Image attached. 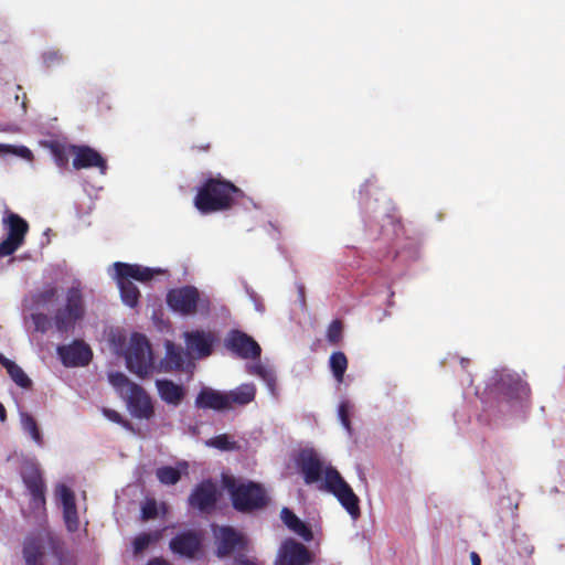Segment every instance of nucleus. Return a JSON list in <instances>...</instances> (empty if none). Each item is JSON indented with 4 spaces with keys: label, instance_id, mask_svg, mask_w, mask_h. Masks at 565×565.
Instances as JSON below:
<instances>
[{
    "label": "nucleus",
    "instance_id": "37998d69",
    "mask_svg": "<svg viewBox=\"0 0 565 565\" xmlns=\"http://www.w3.org/2000/svg\"><path fill=\"white\" fill-rule=\"evenodd\" d=\"M7 418V414H6V408L4 406L0 403V420L1 422H4Z\"/></svg>",
    "mask_w": 565,
    "mask_h": 565
},
{
    "label": "nucleus",
    "instance_id": "39448f33",
    "mask_svg": "<svg viewBox=\"0 0 565 565\" xmlns=\"http://www.w3.org/2000/svg\"><path fill=\"white\" fill-rule=\"evenodd\" d=\"M114 277L117 280L122 302L128 307H136L140 296L138 287L132 279L145 282L150 280L154 274H161V269L143 267L141 265H131L126 263H115L113 265Z\"/></svg>",
    "mask_w": 565,
    "mask_h": 565
},
{
    "label": "nucleus",
    "instance_id": "ddd939ff",
    "mask_svg": "<svg viewBox=\"0 0 565 565\" xmlns=\"http://www.w3.org/2000/svg\"><path fill=\"white\" fill-rule=\"evenodd\" d=\"M310 563L311 555L308 548L291 539L280 545L275 561V565H308Z\"/></svg>",
    "mask_w": 565,
    "mask_h": 565
},
{
    "label": "nucleus",
    "instance_id": "49530a36",
    "mask_svg": "<svg viewBox=\"0 0 565 565\" xmlns=\"http://www.w3.org/2000/svg\"><path fill=\"white\" fill-rule=\"evenodd\" d=\"M256 309H257L258 311H260V312H263V311H264L263 306H260V305H258V303H256Z\"/></svg>",
    "mask_w": 565,
    "mask_h": 565
},
{
    "label": "nucleus",
    "instance_id": "de8ad7c7",
    "mask_svg": "<svg viewBox=\"0 0 565 565\" xmlns=\"http://www.w3.org/2000/svg\"><path fill=\"white\" fill-rule=\"evenodd\" d=\"M461 363H462L463 365H467L468 360H461Z\"/></svg>",
    "mask_w": 565,
    "mask_h": 565
},
{
    "label": "nucleus",
    "instance_id": "a211bd4d",
    "mask_svg": "<svg viewBox=\"0 0 565 565\" xmlns=\"http://www.w3.org/2000/svg\"><path fill=\"white\" fill-rule=\"evenodd\" d=\"M217 499V486L207 480L200 483L189 498L191 507L202 512H209L215 507Z\"/></svg>",
    "mask_w": 565,
    "mask_h": 565
},
{
    "label": "nucleus",
    "instance_id": "423d86ee",
    "mask_svg": "<svg viewBox=\"0 0 565 565\" xmlns=\"http://www.w3.org/2000/svg\"><path fill=\"white\" fill-rule=\"evenodd\" d=\"M223 484L231 495L234 508L238 511L259 509L267 502L266 492L260 484L231 476L223 477Z\"/></svg>",
    "mask_w": 565,
    "mask_h": 565
},
{
    "label": "nucleus",
    "instance_id": "b1692460",
    "mask_svg": "<svg viewBox=\"0 0 565 565\" xmlns=\"http://www.w3.org/2000/svg\"><path fill=\"white\" fill-rule=\"evenodd\" d=\"M256 387L253 383H245L226 392L228 409L234 406H244L254 401Z\"/></svg>",
    "mask_w": 565,
    "mask_h": 565
},
{
    "label": "nucleus",
    "instance_id": "6ab92c4d",
    "mask_svg": "<svg viewBox=\"0 0 565 565\" xmlns=\"http://www.w3.org/2000/svg\"><path fill=\"white\" fill-rule=\"evenodd\" d=\"M173 553L186 558H194L201 548V537L194 532H183L170 542Z\"/></svg>",
    "mask_w": 565,
    "mask_h": 565
},
{
    "label": "nucleus",
    "instance_id": "4c0bfd02",
    "mask_svg": "<svg viewBox=\"0 0 565 565\" xmlns=\"http://www.w3.org/2000/svg\"><path fill=\"white\" fill-rule=\"evenodd\" d=\"M142 518L148 520L157 515V504L154 501H147L142 507Z\"/></svg>",
    "mask_w": 565,
    "mask_h": 565
},
{
    "label": "nucleus",
    "instance_id": "09e8293b",
    "mask_svg": "<svg viewBox=\"0 0 565 565\" xmlns=\"http://www.w3.org/2000/svg\"><path fill=\"white\" fill-rule=\"evenodd\" d=\"M461 363H462L463 365H467L468 360H461Z\"/></svg>",
    "mask_w": 565,
    "mask_h": 565
},
{
    "label": "nucleus",
    "instance_id": "c756f323",
    "mask_svg": "<svg viewBox=\"0 0 565 565\" xmlns=\"http://www.w3.org/2000/svg\"><path fill=\"white\" fill-rule=\"evenodd\" d=\"M330 370L338 383L337 392L341 393V384L343 382V375L348 367L347 356L341 352H334L329 359Z\"/></svg>",
    "mask_w": 565,
    "mask_h": 565
},
{
    "label": "nucleus",
    "instance_id": "a19ab883",
    "mask_svg": "<svg viewBox=\"0 0 565 565\" xmlns=\"http://www.w3.org/2000/svg\"><path fill=\"white\" fill-rule=\"evenodd\" d=\"M471 565H481V558L477 552L470 553Z\"/></svg>",
    "mask_w": 565,
    "mask_h": 565
},
{
    "label": "nucleus",
    "instance_id": "a878e982",
    "mask_svg": "<svg viewBox=\"0 0 565 565\" xmlns=\"http://www.w3.org/2000/svg\"><path fill=\"white\" fill-rule=\"evenodd\" d=\"M0 364L7 370L10 379L21 388H30L32 381L28 374L13 361L0 353Z\"/></svg>",
    "mask_w": 565,
    "mask_h": 565
},
{
    "label": "nucleus",
    "instance_id": "1a4fd4ad",
    "mask_svg": "<svg viewBox=\"0 0 565 565\" xmlns=\"http://www.w3.org/2000/svg\"><path fill=\"white\" fill-rule=\"evenodd\" d=\"M57 505L62 509L65 525L70 532L79 527V514L74 491L64 483H57L54 490Z\"/></svg>",
    "mask_w": 565,
    "mask_h": 565
},
{
    "label": "nucleus",
    "instance_id": "5701e85b",
    "mask_svg": "<svg viewBox=\"0 0 565 565\" xmlns=\"http://www.w3.org/2000/svg\"><path fill=\"white\" fill-rule=\"evenodd\" d=\"M156 386L162 401L178 406L184 397V388L169 380H157Z\"/></svg>",
    "mask_w": 565,
    "mask_h": 565
},
{
    "label": "nucleus",
    "instance_id": "2f4dec72",
    "mask_svg": "<svg viewBox=\"0 0 565 565\" xmlns=\"http://www.w3.org/2000/svg\"><path fill=\"white\" fill-rule=\"evenodd\" d=\"M352 411V401L349 396H340L338 407H337V415L341 423V425L348 430V433H351V416Z\"/></svg>",
    "mask_w": 565,
    "mask_h": 565
},
{
    "label": "nucleus",
    "instance_id": "e433bc0d",
    "mask_svg": "<svg viewBox=\"0 0 565 565\" xmlns=\"http://www.w3.org/2000/svg\"><path fill=\"white\" fill-rule=\"evenodd\" d=\"M43 62L47 67L55 66L63 62V56L57 50H49L43 53Z\"/></svg>",
    "mask_w": 565,
    "mask_h": 565
},
{
    "label": "nucleus",
    "instance_id": "9d476101",
    "mask_svg": "<svg viewBox=\"0 0 565 565\" xmlns=\"http://www.w3.org/2000/svg\"><path fill=\"white\" fill-rule=\"evenodd\" d=\"M22 479L31 497L33 510L42 511L45 507V484L42 473L35 463H29L22 469Z\"/></svg>",
    "mask_w": 565,
    "mask_h": 565
},
{
    "label": "nucleus",
    "instance_id": "4be33fe9",
    "mask_svg": "<svg viewBox=\"0 0 565 565\" xmlns=\"http://www.w3.org/2000/svg\"><path fill=\"white\" fill-rule=\"evenodd\" d=\"M195 406L203 409H228L226 392L203 387L196 396Z\"/></svg>",
    "mask_w": 565,
    "mask_h": 565
},
{
    "label": "nucleus",
    "instance_id": "20e7f679",
    "mask_svg": "<svg viewBox=\"0 0 565 565\" xmlns=\"http://www.w3.org/2000/svg\"><path fill=\"white\" fill-rule=\"evenodd\" d=\"M108 381L126 401L130 414L139 419H149L153 415V406L145 390L131 382L121 372H110Z\"/></svg>",
    "mask_w": 565,
    "mask_h": 565
},
{
    "label": "nucleus",
    "instance_id": "bb28decb",
    "mask_svg": "<svg viewBox=\"0 0 565 565\" xmlns=\"http://www.w3.org/2000/svg\"><path fill=\"white\" fill-rule=\"evenodd\" d=\"M282 522L286 526L301 536L306 541H310L312 539L311 531L306 526V524L289 509L284 508L280 513Z\"/></svg>",
    "mask_w": 565,
    "mask_h": 565
},
{
    "label": "nucleus",
    "instance_id": "ea45409f",
    "mask_svg": "<svg viewBox=\"0 0 565 565\" xmlns=\"http://www.w3.org/2000/svg\"><path fill=\"white\" fill-rule=\"evenodd\" d=\"M103 414L105 415L106 418H108L109 420H111L114 423H120L121 422L120 414L118 412L114 411V409L104 408L103 409Z\"/></svg>",
    "mask_w": 565,
    "mask_h": 565
},
{
    "label": "nucleus",
    "instance_id": "4468645a",
    "mask_svg": "<svg viewBox=\"0 0 565 565\" xmlns=\"http://www.w3.org/2000/svg\"><path fill=\"white\" fill-rule=\"evenodd\" d=\"M57 354L62 363L67 367L84 366L92 359V351L83 341H74L68 345L57 348Z\"/></svg>",
    "mask_w": 565,
    "mask_h": 565
},
{
    "label": "nucleus",
    "instance_id": "cd10ccee",
    "mask_svg": "<svg viewBox=\"0 0 565 565\" xmlns=\"http://www.w3.org/2000/svg\"><path fill=\"white\" fill-rule=\"evenodd\" d=\"M166 356L161 362L162 369L172 371L181 369L184 363V354L180 348H177L172 342H166Z\"/></svg>",
    "mask_w": 565,
    "mask_h": 565
},
{
    "label": "nucleus",
    "instance_id": "7ed1b4c3",
    "mask_svg": "<svg viewBox=\"0 0 565 565\" xmlns=\"http://www.w3.org/2000/svg\"><path fill=\"white\" fill-rule=\"evenodd\" d=\"M243 196V192L233 183L222 179H209L199 190L194 205L201 213H211L228 209L234 199Z\"/></svg>",
    "mask_w": 565,
    "mask_h": 565
},
{
    "label": "nucleus",
    "instance_id": "393cba45",
    "mask_svg": "<svg viewBox=\"0 0 565 565\" xmlns=\"http://www.w3.org/2000/svg\"><path fill=\"white\" fill-rule=\"evenodd\" d=\"M19 420L22 433L38 447H43L44 438L36 419L30 413L21 411L19 413Z\"/></svg>",
    "mask_w": 565,
    "mask_h": 565
},
{
    "label": "nucleus",
    "instance_id": "2eb2a0df",
    "mask_svg": "<svg viewBox=\"0 0 565 565\" xmlns=\"http://www.w3.org/2000/svg\"><path fill=\"white\" fill-rule=\"evenodd\" d=\"M213 533L217 544V555L224 557L245 544L244 536L230 526H215Z\"/></svg>",
    "mask_w": 565,
    "mask_h": 565
},
{
    "label": "nucleus",
    "instance_id": "f8f14e48",
    "mask_svg": "<svg viewBox=\"0 0 565 565\" xmlns=\"http://www.w3.org/2000/svg\"><path fill=\"white\" fill-rule=\"evenodd\" d=\"M169 307L182 315H192L200 302L199 291L195 287L185 286L170 290L167 296Z\"/></svg>",
    "mask_w": 565,
    "mask_h": 565
},
{
    "label": "nucleus",
    "instance_id": "f257e3e1",
    "mask_svg": "<svg viewBox=\"0 0 565 565\" xmlns=\"http://www.w3.org/2000/svg\"><path fill=\"white\" fill-rule=\"evenodd\" d=\"M28 301L30 315L24 317L25 326L41 333L54 328L58 333L67 334L86 313L79 285H73L64 295L56 287H46L33 294Z\"/></svg>",
    "mask_w": 565,
    "mask_h": 565
},
{
    "label": "nucleus",
    "instance_id": "58836bf2",
    "mask_svg": "<svg viewBox=\"0 0 565 565\" xmlns=\"http://www.w3.org/2000/svg\"><path fill=\"white\" fill-rule=\"evenodd\" d=\"M55 162L58 167H65L67 164V156L64 153V150L58 146L53 147L52 149Z\"/></svg>",
    "mask_w": 565,
    "mask_h": 565
},
{
    "label": "nucleus",
    "instance_id": "412c9836",
    "mask_svg": "<svg viewBox=\"0 0 565 565\" xmlns=\"http://www.w3.org/2000/svg\"><path fill=\"white\" fill-rule=\"evenodd\" d=\"M184 337L189 355L195 358L210 355L213 344V338L210 333L203 331L185 332Z\"/></svg>",
    "mask_w": 565,
    "mask_h": 565
},
{
    "label": "nucleus",
    "instance_id": "aec40b11",
    "mask_svg": "<svg viewBox=\"0 0 565 565\" xmlns=\"http://www.w3.org/2000/svg\"><path fill=\"white\" fill-rule=\"evenodd\" d=\"M45 543L53 544V537L50 534H39L25 540L23 556L26 565H41Z\"/></svg>",
    "mask_w": 565,
    "mask_h": 565
},
{
    "label": "nucleus",
    "instance_id": "6e6552de",
    "mask_svg": "<svg viewBox=\"0 0 565 565\" xmlns=\"http://www.w3.org/2000/svg\"><path fill=\"white\" fill-rule=\"evenodd\" d=\"M2 222L7 237L0 243V258L12 255L21 246L29 230L26 221L14 213H7Z\"/></svg>",
    "mask_w": 565,
    "mask_h": 565
},
{
    "label": "nucleus",
    "instance_id": "f704fd0d",
    "mask_svg": "<svg viewBox=\"0 0 565 565\" xmlns=\"http://www.w3.org/2000/svg\"><path fill=\"white\" fill-rule=\"evenodd\" d=\"M158 540V534L143 533L134 541V551L136 554L143 552L152 542Z\"/></svg>",
    "mask_w": 565,
    "mask_h": 565
},
{
    "label": "nucleus",
    "instance_id": "dca6fc26",
    "mask_svg": "<svg viewBox=\"0 0 565 565\" xmlns=\"http://www.w3.org/2000/svg\"><path fill=\"white\" fill-rule=\"evenodd\" d=\"M68 150L74 154L73 167L77 170L96 167L102 174L106 173L105 159L93 148L87 146H70Z\"/></svg>",
    "mask_w": 565,
    "mask_h": 565
},
{
    "label": "nucleus",
    "instance_id": "c9c22d12",
    "mask_svg": "<svg viewBox=\"0 0 565 565\" xmlns=\"http://www.w3.org/2000/svg\"><path fill=\"white\" fill-rule=\"evenodd\" d=\"M342 338V324L340 321L334 320L330 323L327 330V339L330 343L335 344Z\"/></svg>",
    "mask_w": 565,
    "mask_h": 565
},
{
    "label": "nucleus",
    "instance_id": "c85d7f7f",
    "mask_svg": "<svg viewBox=\"0 0 565 565\" xmlns=\"http://www.w3.org/2000/svg\"><path fill=\"white\" fill-rule=\"evenodd\" d=\"M188 463L186 462H180L178 467H161L157 469V478L159 481L163 484H175L180 478L182 472H186Z\"/></svg>",
    "mask_w": 565,
    "mask_h": 565
},
{
    "label": "nucleus",
    "instance_id": "0eeeda50",
    "mask_svg": "<svg viewBox=\"0 0 565 565\" xmlns=\"http://www.w3.org/2000/svg\"><path fill=\"white\" fill-rule=\"evenodd\" d=\"M125 359L128 370L141 379L156 371L151 347L147 338L140 333L130 337Z\"/></svg>",
    "mask_w": 565,
    "mask_h": 565
},
{
    "label": "nucleus",
    "instance_id": "c03bdc74",
    "mask_svg": "<svg viewBox=\"0 0 565 565\" xmlns=\"http://www.w3.org/2000/svg\"><path fill=\"white\" fill-rule=\"evenodd\" d=\"M354 513H355V520L359 518L360 515V508H359V498L355 495V510H354Z\"/></svg>",
    "mask_w": 565,
    "mask_h": 565
},
{
    "label": "nucleus",
    "instance_id": "7c9ffc66",
    "mask_svg": "<svg viewBox=\"0 0 565 565\" xmlns=\"http://www.w3.org/2000/svg\"><path fill=\"white\" fill-rule=\"evenodd\" d=\"M248 372L259 376L266 384L270 394L276 395V374L273 369L258 363L248 366Z\"/></svg>",
    "mask_w": 565,
    "mask_h": 565
},
{
    "label": "nucleus",
    "instance_id": "473e14b6",
    "mask_svg": "<svg viewBox=\"0 0 565 565\" xmlns=\"http://www.w3.org/2000/svg\"><path fill=\"white\" fill-rule=\"evenodd\" d=\"M6 154H13L28 161L33 160L32 151L25 146H12L0 143V157Z\"/></svg>",
    "mask_w": 565,
    "mask_h": 565
},
{
    "label": "nucleus",
    "instance_id": "a18cd8bd",
    "mask_svg": "<svg viewBox=\"0 0 565 565\" xmlns=\"http://www.w3.org/2000/svg\"><path fill=\"white\" fill-rule=\"evenodd\" d=\"M236 565H258V564L253 561H241Z\"/></svg>",
    "mask_w": 565,
    "mask_h": 565
},
{
    "label": "nucleus",
    "instance_id": "72a5a7b5",
    "mask_svg": "<svg viewBox=\"0 0 565 565\" xmlns=\"http://www.w3.org/2000/svg\"><path fill=\"white\" fill-rule=\"evenodd\" d=\"M206 446L224 451L234 450L237 448L236 443L232 440L227 435H218L206 440Z\"/></svg>",
    "mask_w": 565,
    "mask_h": 565
},
{
    "label": "nucleus",
    "instance_id": "9b49d317",
    "mask_svg": "<svg viewBox=\"0 0 565 565\" xmlns=\"http://www.w3.org/2000/svg\"><path fill=\"white\" fill-rule=\"evenodd\" d=\"M494 386L495 391L508 402L525 399L531 393L529 384L518 374H500Z\"/></svg>",
    "mask_w": 565,
    "mask_h": 565
},
{
    "label": "nucleus",
    "instance_id": "f3484780",
    "mask_svg": "<svg viewBox=\"0 0 565 565\" xmlns=\"http://www.w3.org/2000/svg\"><path fill=\"white\" fill-rule=\"evenodd\" d=\"M226 345L243 359H255L260 354L258 343L241 331H232L226 340Z\"/></svg>",
    "mask_w": 565,
    "mask_h": 565
},
{
    "label": "nucleus",
    "instance_id": "f03ea898",
    "mask_svg": "<svg viewBox=\"0 0 565 565\" xmlns=\"http://www.w3.org/2000/svg\"><path fill=\"white\" fill-rule=\"evenodd\" d=\"M298 465L308 484L333 493L350 515L353 516V492L338 470L313 449H303L298 457Z\"/></svg>",
    "mask_w": 565,
    "mask_h": 565
},
{
    "label": "nucleus",
    "instance_id": "79ce46f5",
    "mask_svg": "<svg viewBox=\"0 0 565 565\" xmlns=\"http://www.w3.org/2000/svg\"><path fill=\"white\" fill-rule=\"evenodd\" d=\"M148 565H170L167 561L161 558L151 559Z\"/></svg>",
    "mask_w": 565,
    "mask_h": 565
}]
</instances>
